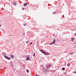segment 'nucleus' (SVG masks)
<instances>
[{"instance_id":"obj_11","label":"nucleus","mask_w":76,"mask_h":76,"mask_svg":"<svg viewBox=\"0 0 76 76\" xmlns=\"http://www.w3.org/2000/svg\"><path fill=\"white\" fill-rule=\"evenodd\" d=\"M23 25L24 26H26V24L25 23H24L23 24Z\"/></svg>"},{"instance_id":"obj_20","label":"nucleus","mask_w":76,"mask_h":76,"mask_svg":"<svg viewBox=\"0 0 76 76\" xmlns=\"http://www.w3.org/2000/svg\"><path fill=\"white\" fill-rule=\"evenodd\" d=\"M32 44H33V43L31 42V43L30 44V45H31Z\"/></svg>"},{"instance_id":"obj_8","label":"nucleus","mask_w":76,"mask_h":76,"mask_svg":"<svg viewBox=\"0 0 76 76\" xmlns=\"http://www.w3.org/2000/svg\"><path fill=\"white\" fill-rule=\"evenodd\" d=\"M70 64L69 63H68L67 64V66H70Z\"/></svg>"},{"instance_id":"obj_5","label":"nucleus","mask_w":76,"mask_h":76,"mask_svg":"<svg viewBox=\"0 0 76 76\" xmlns=\"http://www.w3.org/2000/svg\"><path fill=\"white\" fill-rule=\"evenodd\" d=\"M30 60V58H29V56H27L26 57V60Z\"/></svg>"},{"instance_id":"obj_9","label":"nucleus","mask_w":76,"mask_h":76,"mask_svg":"<svg viewBox=\"0 0 76 76\" xmlns=\"http://www.w3.org/2000/svg\"><path fill=\"white\" fill-rule=\"evenodd\" d=\"M11 66H13V63H11Z\"/></svg>"},{"instance_id":"obj_10","label":"nucleus","mask_w":76,"mask_h":76,"mask_svg":"<svg viewBox=\"0 0 76 76\" xmlns=\"http://www.w3.org/2000/svg\"><path fill=\"white\" fill-rule=\"evenodd\" d=\"M13 4H14V5H16V3L15 2H14L13 3Z\"/></svg>"},{"instance_id":"obj_24","label":"nucleus","mask_w":76,"mask_h":76,"mask_svg":"<svg viewBox=\"0 0 76 76\" xmlns=\"http://www.w3.org/2000/svg\"><path fill=\"white\" fill-rule=\"evenodd\" d=\"M0 27H1V24H0Z\"/></svg>"},{"instance_id":"obj_27","label":"nucleus","mask_w":76,"mask_h":76,"mask_svg":"<svg viewBox=\"0 0 76 76\" xmlns=\"http://www.w3.org/2000/svg\"><path fill=\"white\" fill-rule=\"evenodd\" d=\"M1 70H0V71H1Z\"/></svg>"},{"instance_id":"obj_14","label":"nucleus","mask_w":76,"mask_h":76,"mask_svg":"<svg viewBox=\"0 0 76 76\" xmlns=\"http://www.w3.org/2000/svg\"><path fill=\"white\" fill-rule=\"evenodd\" d=\"M53 14H56V12H53Z\"/></svg>"},{"instance_id":"obj_3","label":"nucleus","mask_w":76,"mask_h":76,"mask_svg":"<svg viewBox=\"0 0 76 76\" xmlns=\"http://www.w3.org/2000/svg\"><path fill=\"white\" fill-rule=\"evenodd\" d=\"M56 41V40H55V39H54L53 41L52 42L50 43V45H51L52 44H54L55 43H56V42H55Z\"/></svg>"},{"instance_id":"obj_26","label":"nucleus","mask_w":76,"mask_h":76,"mask_svg":"<svg viewBox=\"0 0 76 76\" xmlns=\"http://www.w3.org/2000/svg\"><path fill=\"white\" fill-rule=\"evenodd\" d=\"M75 35H76V34H75Z\"/></svg>"},{"instance_id":"obj_2","label":"nucleus","mask_w":76,"mask_h":76,"mask_svg":"<svg viewBox=\"0 0 76 76\" xmlns=\"http://www.w3.org/2000/svg\"><path fill=\"white\" fill-rule=\"evenodd\" d=\"M4 57L8 60H10V58L9 57L7 56H4Z\"/></svg>"},{"instance_id":"obj_4","label":"nucleus","mask_w":76,"mask_h":76,"mask_svg":"<svg viewBox=\"0 0 76 76\" xmlns=\"http://www.w3.org/2000/svg\"><path fill=\"white\" fill-rule=\"evenodd\" d=\"M51 64H48L46 66V67L47 68H49V67H51Z\"/></svg>"},{"instance_id":"obj_21","label":"nucleus","mask_w":76,"mask_h":76,"mask_svg":"<svg viewBox=\"0 0 76 76\" xmlns=\"http://www.w3.org/2000/svg\"><path fill=\"white\" fill-rule=\"evenodd\" d=\"M74 73H76V71L74 72Z\"/></svg>"},{"instance_id":"obj_22","label":"nucleus","mask_w":76,"mask_h":76,"mask_svg":"<svg viewBox=\"0 0 76 76\" xmlns=\"http://www.w3.org/2000/svg\"><path fill=\"white\" fill-rule=\"evenodd\" d=\"M36 76H39L38 75H37V74H36Z\"/></svg>"},{"instance_id":"obj_16","label":"nucleus","mask_w":76,"mask_h":76,"mask_svg":"<svg viewBox=\"0 0 76 76\" xmlns=\"http://www.w3.org/2000/svg\"><path fill=\"white\" fill-rule=\"evenodd\" d=\"M35 53H34V54H33V57H34V56H35Z\"/></svg>"},{"instance_id":"obj_23","label":"nucleus","mask_w":76,"mask_h":76,"mask_svg":"<svg viewBox=\"0 0 76 76\" xmlns=\"http://www.w3.org/2000/svg\"><path fill=\"white\" fill-rule=\"evenodd\" d=\"M25 33H23V35H24V36H25Z\"/></svg>"},{"instance_id":"obj_7","label":"nucleus","mask_w":76,"mask_h":76,"mask_svg":"<svg viewBox=\"0 0 76 76\" xmlns=\"http://www.w3.org/2000/svg\"><path fill=\"white\" fill-rule=\"evenodd\" d=\"M27 5V3H25L24 4V6H26Z\"/></svg>"},{"instance_id":"obj_18","label":"nucleus","mask_w":76,"mask_h":76,"mask_svg":"<svg viewBox=\"0 0 76 76\" xmlns=\"http://www.w3.org/2000/svg\"><path fill=\"white\" fill-rule=\"evenodd\" d=\"M74 53L73 52V53H70L69 54H73Z\"/></svg>"},{"instance_id":"obj_15","label":"nucleus","mask_w":76,"mask_h":76,"mask_svg":"<svg viewBox=\"0 0 76 76\" xmlns=\"http://www.w3.org/2000/svg\"><path fill=\"white\" fill-rule=\"evenodd\" d=\"M4 56H6V55H7V54H6V53H4Z\"/></svg>"},{"instance_id":"obj_17","label":"nucleus","mask_w":76,"mask_h":76,"mask_svg":"<svg viewBox=\"0 0 76 76\" xmlns=\"http://www.w3.org/2000/svg\"><path fill=\"white\" fill-rule=\"evenodd\" d=\"M22 10H25V8L23 7L22 8Z\"/></svg>"},{"instance_id":"obj_25","label":"nucleus","mask_w":76,"mask_h":76,"mask_svg":"<svg viewBox=\"0 0 76 76\" xmlns=\"http://www.w3.org/2000/svg\"><path fill=\"white\" fill-rule=\"evenodd\" d=\"M26 42V43H28V41H27Z\"/></svg>"},{"instance_id":"obj_19","label":"nucleus","mask_w":76,"mask_h":76,"mask_svg":"<svg viewBox=\"0 0 76 76\" xmlns=\"http://www.w3.org/2000/svg\"><path fill=\"white\" fill-rule=\"evenodd\" d=\"M26 71H27V73H28V72H29V70H27Z\"/></svg>"},{"instance_id":"obj_1","label":"nucleus","mask_w":76,"mask_h":76,"mask_svg":"<svg viewBox=\"0 0 76 76\" xmlns=\"http://www.w3.org/2000/svg\"><path fill=\"white\" fill-rule=\"evenodd\" d=\"M40 51L42 53H43V54H45V55H50V54L49 53L46 52H45V51L43 50H41Z\"/></svg>"},{"instance_id":"obj_28","label":"nucleus","mask_w":76,"mask_h":76,"mask_svg":"<svg viewBox=\"0 0 76 76\" xmlns=\"http://www.w3.org/2000/svg\"><path fill=\"white\" fill-rule=\"evenodd\" d=\"M65 74V75H66V74Z\"/></svg>"},{"instance_id":"obj_6","label":"nucleus","mask_w":76,"mask_h":76,"mask_svg":"<svg viewBox=\"0 0 76 76\" xmlns=\"http://www.w3.org/2000/svg\"><path fill=\"white\" fill-rule=\"evenodd\" d=\"M10 57L11 58H14V56L13 55H11Z\"/></svg>"},{"instance_id":"obj_13","label":"nucleus","mask_w":76,"mask_h":76,"mask_svg":"<svg viewBox=\"0 0 76 76\" xmlns=\"http://www.w3.org/2000/svg\"><path fill=\"white\" fill-rule=\"evenodd\" d=\"M62 70H65V68H64V67L63 68Z\"/></svg>"},{"instance_id":"obj_12","label":"nucleus","mask_w":76,"mask_h":76,"mask_svg":"<svg viewBox=\"0 0 76 76\" xmlns=\"http://www.w3.org/2000/svg\"><path fill=\"white\" fill-rule=\"evenodd\" d=\"M74 39H71V41H73V40H74Z\"/></svg>"}]
</instances>
